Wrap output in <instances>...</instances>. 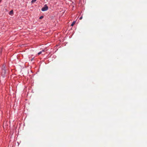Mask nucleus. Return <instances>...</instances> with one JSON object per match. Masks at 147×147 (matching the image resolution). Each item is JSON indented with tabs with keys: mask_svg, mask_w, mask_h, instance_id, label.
I'll return each mask as SVG.
<instances>
[{
	"mask_svg": "<svg viewBox=\"0 0 147 147\" xmlns=\"http://www.w3.org/2000/svg\"><path fill=\"white\" fill-rule=\"evenodd\" d=\"M48 7L47 5H45L44 7L41 9V10L42 11H45L47 10L48 9Z\"/></svg>",
	"mask_w": 147,
	"mask_h": 147,
	"instance_id": "1",
	"label": "nucleus"
},
{
	"mask_svg": "<svg viewBox=\"0 0 147 147\" xmlns=\"http://www.w3.org/2000/svg\"><path fill=\"white\" fill-rule=\"evenodd\" d=\"M6 73V71L5 69H4L2 70V75L3 77L5 76V74Z\"/></svg>",
	"mask_w": 147,
	"mask_h": 147,
	"instance_id": "2",
	"label": "nucleus"
},
{
	"mask_svg": "<svg viewBox=\"0 0 147 147\" xmlns=\"http://www.w3.org/2000/svg\"><path fill=\"white\" fill-rule=\"evenodd\" d=\"M9 14L10 15H12L13 14V10H11V11L9 13Z\"/></svg>",
	"mask_w": 147,
	"mask_h": 147,
	"instance_id": "3",
	"label": "nucleus"
},
{
	"mask_svg": "<svg viewBox=\"0 0 147 147\" xmlns=\"http://www.w3.org/2000/svg\"><path fill=\"white\" fill-rule=\"evenodd\" d=\"M76 23V22L75 21H74L72 23V24H71V26H73L74 24H75Z\"/></svg>",
	"mask_w": 147,
	"mask_h": 147,
	"instance_id": "4",
	"label": "nucleus"
},
{
	"mask_svg": "<svg viewBox=\"0 0 147 147\" xmlns=\"http://www.w3.org/2000/svg\"><path fill=\"white\" fill-rule=\"evenodd\" d=\"M4 69H5V65H3L2 66V70Z\"/></svg>",
	"mask_w": 147,
	"mask_h": 147,
	"instance_id": "5",
	"label": "nucleus"
},
{
	"mask_svg": "<svg viewBox=\"0 0 147 147\" xmlns=\"http://www.w3.org/2000/svg\"><path fill=\"white\" fill-rule=\"evenodd\" d=\"M36 0H32L31 1V3H33L35 2L36 1Z\"/></svg>",
	"mask_w": 147,
	"mask_h": 147,
	"instance_id": "6",
	"label": "nucleus"
},
{
	"mask_svg": "<svg viewBox=\"0 0 147 147\" xmlns=\"http://www.w3.org/2000/svg\"><path fill=\"white\" fill-rule=\"evenodd\" d=\"M43 18V16H41L40 17L39 19H42V18Z\"/></svg>",
	"mask_w": 147,
	"mask_h": 147,
	"instance_id": "7",
	"label": "nucleus"
},
{
	"mask_svg": "<svg viewBox=\"0 0 147 147\" xmlns=\"http://www.w3.org/2000/svg\"><path fill=\"white\" fill-rule=\"evenodd\" d=\"M42 53V51H40L38 53V55Z\"/></svg>",
	"mask_w": 147,
	"mask_h": 147,
	"instance_id": "8",
	"label": "nucleus"
},
{
	"mask_svg": "<svg viewBox=\"0 0 147 147\" xmlns=\"http://www.w3.org/2000/svg\"><path fill=\"white\" fill-rule=\"evenodd\" d=\"M82 17H81L80 18V20H81L82 19Z\"/></svg>",
	"mask_w": 147,
	"mask_h": 147,
	"instance_id": "9",
	"label": "nucleus"
},
{
	"mask_svg": "<svg viewBox=\"0 0 147 147\" xmlns=\"http://www.w3.org/2000/svg\"><path fill=\"white\" fill-rule=\"evenodd\" d=\"M42 51H44V50H42Z\"/></svg>",
	"mask_w": 147,
	"mask_h": 147,
	"instance_id": "10",
	"label": "nucleus"
}]
</instances>
